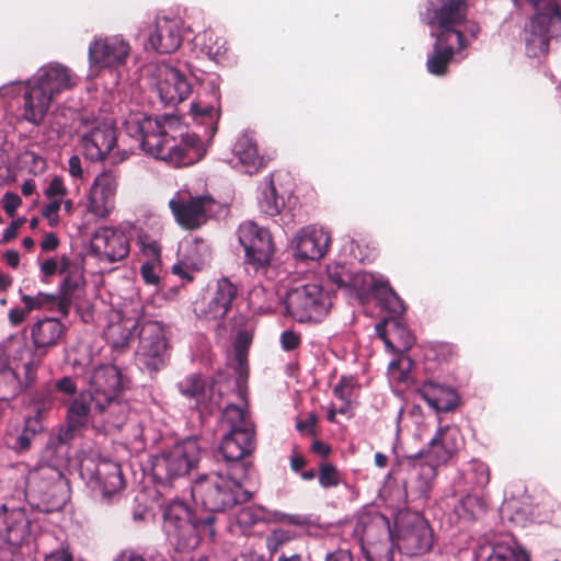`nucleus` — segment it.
Returning a JSON list of instances; mask_svg holds the SVG:
<instances>
[{"instance_id":"7c9ffc66","label":"nucleus","mask_w":561,"mask_h":561,"mask_svg":"<svg viewBox=\"0 0 561 561\" xmlns=\"http://www.w3.org/2000/svg\"><path fill=\"white\" fill-rule=\"evenodd\" d=\"M468 5L466 0H446L438 9L433 11V16H428V24L437 23L440 32H458L455 27L465 22Z\"/></svg>"},{"instance_id":"338daca9","label":"nucleus","mask_w":561,"mask_h":561,"mask_svg":"<svg viewBox=\"0 0 561 561\" xmlns=\"http://www.w3.org/2000/svg\"><path fill=\"white\" fill-rule=\"evenodd\" d=\"M392 320H383L376 324V333L379 339L383 341L386 346L390 350H394L396 342L392 340L390 335Z\"/></svg>"},{"instance_id":"bb28decb","label":"nucleus","mask_w":561,"mask_h":561,"mask_svg":"<svg viewBox=\"0 0 561 561\" xmlns=\"http://www.w3.org/2000/svg\"><path fill=\"white\" fill-rule=\"evenodd\" d=\"M28 534V520L22 510L8 511L5 505L0 512V538L4 543L16 546L23 543Z\"/></svg>"},{"instance_id":"4468645a","label":"nucleus","mask_w":561,"mask_h":561,"mask_svg":"<svg viewBox=\"0 0 561 561\" xmlns=\"http://www.w3.org/2000/svg\"><path fill=\"white\" fill-rule=\"evenodd\" d=\"M202 90L203 92L197 94V100L191 104V113L194 121L210 127V136H213L220 112V90L217 78L203 82Z\"/></svg>"},{"instance_id":"e433bc0d","label":"nucleus","mask_w":561,"mask_h":561,"mask_svg":"<svg viewBox=\"0 0 561 561\" xmlns=\"http://www.w3.org/2000/svg\"><path fill=\"white\" fill-rule=\"evenodd\" d=\"M94 413L100 414L103 422L108 426L121 428L127 422L130 414V407L122 396L110 399L103 407H94Z\"/></svg>"},{"instance_id":"7ed1b4c3","label":"nucleus","mask_w":561,"mask_h":561,"mask_svg":"<svg viewBox=\"0 0 561 561\" xmlns=\"http://www.w3.org/2000/svg\"><path fill=\"white\" fill-rule=\"evenodd\" d=\"M192 496L210 513H225L250 500L240 482L218 472L199 476L192 485Z\"/></svg>"},{"instance_id":"e2e57ef3","label":"nucleus","mask_w":561,"mask_h":561,"mask_svg":"<svg viewBox=\"0 0 561 561\" xmlns=\"http://www.w3.org/2000/svg\"><path fill=\"white\" fill-rule=\"evenodd\" d=\"M50 202L42 209V216L49 220L50 226H56L59 222L58 211L60 210L62 201L60 198H48Z\"/></svg>"},{"instance_id":"f8f14e48","label":"nucleus","mask_w":561,"mask_h":561,"mask_svg":"<svg viewBox=\"0 0 561 561\" xmlns=\"http://www.w3.org/2000/svg\"><path fill=\"white\" fill-rule=\"evenodd\" d=\"M215 205V199L208 195L192 197L187 201L172 198L169 202L175 221L186 230H196L206 224L208 213L214 209Z\"/></svg>"},{"instance_id":"ddd939ff","label":"nucleus","mask_w":561,"mask_h":561,"mask_svg":"<svg viewBox=\"0 0 561 561\" xmlns=\"http://www.w3.org/2000/svg\"><path fill=\"white\" fill-rule=\"evenodd\" d=\"M214 387L215 382L199 373L190 374L178 383L180 393L194 402L195 408L201 412H213L219 407L220 396L215 397Z\"/></svg>"},{"instance_id":"c03bdc74","label":"nucleus","mask_w":561,"mask_h":561,"mask_svg":"<svg viewBox=\"0 0 561 561\" xmlns=\"http://www.w3.org/2000/svg\"><path fill=\"white\" fill-rule=\"evenodd\" d=\"M113 561H168L165 554L157 548H148L140 553L134 548L122 550Z\"/></svg>"},{"instance_id":"58836bf2","label":"nucleus","mask_w":561,"mask_h":561,"mask_svg":"<svg viewBox=\"0 0 561 561\" xmlns=\"http://www.w3.org/2000/svg\"><path fill=\"white\" fill-rule=\"evenodd\" d=\"M370 291L380 305L390 312L399 313L404 310L403 301L388 282H374Z\"/></svg>"},{"instance_id":"412c9836","label":"nucleus","mask_w":561,"mask_h":561,"mask_svg":"<svg viewBox=\"0 0 561 561\" xmlns=\"http://www.w3.org/2000/svg\"><path fill=\"white\" fill-rule=\"evenodd\" d=\"M463 437L458 426L445 425L437 430L430 440L426 455L433 457L436 462L447 463L462 447Z\"/></svg>"},{"instance_id":"37998d69","label":"nucleus","mask_w":561,"mask_h":561,"mask_svg":"<svg viewBox=\"0 0 561 561\" xmlns=\"http://www.w3.org/2000/svg\"><path fill=\"white\" fill-rule=\"evenodd\" d=\"M0 377L5 381V387L12 396L20 393L23 389L18 373L10 365V357L0 350Z\"/></svg>"},{"instance_id":"6e6552de","label":"nucleus","mask_w":561,"mask_h":561,"mask_svg":"<svg viewBox=\"0 0 561 561\" xmlns=\"http://www.w3.org/2000/svg\"><path fill=\"white\" fill-rule=\"evenodd\" d=\"M91 403L92 399L83 391L68 402L64 423L58 427L53 444L69 445L83 436L92 416Z\"/></svg>"},{"instance_id":"a878e982","label":"nucleus","mask_w":561,"mask_h":561,"mask_svg":"<svg viewBox=\"0 0 561 561\" xmlns=\"http://www.w3.org/2000/svg\"><path fill=\"white\" fill-rule=\"evenodd\" d=\"M238 296V287L227 277L217 280L213 297L202 310L206 320H222L231 310Z\"/></svg>"},{"instance_id":"79ce46f5","label":"nucleus","mask_w":561,"mask_h":561,"mask_svg":"<svg viewBox=\"0 0 561 561\" xmlns=\"http://www.w3.org/2000/svg\"><path fill=\"white\" fill-rule=\"evenodd\" d=\"M259 207L267 216H276L284 207L283 197L277 195L276 187L271 180L259 197Z\"/></svg>"},{"instance_id":"f704fd0d","label":"nucleus","mask_w":561,"mask_h":561,"mask_svg":"<svg viewBox=\"0 0 561 561\" xmlns=\"http://www.w3.org/2000/svg\"><path fill=\"white\" fill-rule=\"evenodd\" d=\"M95 479L104 497H111L125 486L121 465L113 461H103L98 465Z\"/></svg>"},{"instance_id":"4d7b16f0","label":"nucleus","mask_w":561,"mask_h":561,"mask_svg":"<svg viewBox=\"0 0 561 561\" xmlns=\"http://www.w3.org/2000/svg\"><path fill=\"white\" fill-rule=\"evenodd\" d=\"M54 389L58 394L73 399L78 393L76 380L70 376H64L54 382Z\"/></svg>"},{"instance_id":"5fc2aeb1","label":"nucleus","mask_w":561,"mask_h":561,"mask_svg":"<svg viewBox=\"0 0 561 561\" xmlns=\"http://www.w3.org/2000/svg\"><path fill=\"white\" fill-rule=\"evenodd\" d=\"M486 561H529L526 554H517L507 546H495Z\"/></svg>"},{"instance_id":"f257e3e1","label":"nucleus","mask_w":561,"mask_h":561,"mask_svg":"<svg viewBox=\"0 0 561 561\" xmlns=\"http://www.w3.org/2000/svg\"><path fill=\"white\" fill-rule=\"evenodd\" d=\"M180 126V118L172 114L134 117L126 122L127 133L139 141L140 148L156 159L181 168L201 161L206 149L196 134L173 133Z\"/></svg>"},{"instance_id":"2f4dec72","label":"nucleus","mask_w":561,"mask_h":561,"mask_svg":"<svg viewBox=\"0 0 561 561\" xmlns=\"http://www.w3.org/2000/svg\"><path fill=\"white\" fill-rule=\"evenodd\" d=\"M232 152L245 173L254 174L265 167V159L259 152L257 142L249 134H243L237 139Z\"/></svg>"},{"instance_id":"9b49d317","label":"nucleus","mask_w":561,"mask_h":561,"mask_svg":"<svg viewBox=\"0 0 561 561\" xmlns=\"http://www.w3.org/2000/svg\"><path fill=\"white\" fill-rule=\"evenodd\" d=\"M124 381L121 370L111 364L94 367L88 378V393L94 407H103L110 399L123 396Z\"/></svg>"},{"instance_id":"b1692460","label":"nucleus","mask_w":561,"mask_h":561,"mask_svg":"<svg viewBox=\"0 0 561 561\" xmlns=\"http://www.w3.org/2000/svg\"><path fill=\"white\" fill-rule=\"evenodd\" d=\"M66 332V327L56 318H44L30 327V335L34 350L44 355L55 347Z\"/></svg>"},{"instance_id":"dca6fc26","label":"nucleus","mask_w":561,"mask_h":561,"mask_svg":"<svg viewBox=\"0 0 561 561\" xmlns=\"http://www.w3.org/2000/svg\"><path fill=\"white\" fill-rule=\"evenodd\" d=\"M157 91L164 105H178L192 93V84L186 76L171 66L158 69Z\"/></svg>"},{"instance_id":"5701e85b","label":"nucleus","mask_w":561,"mask_h":561,"mask_svg":"<svg viewBox=\"0 0 561 561\" xmlns=\"http://www.w3.org/2000/svg\"><path fill=\"white\" fill-rule=\"evenodd\" d=\"M24 91L22 94L21 116L24 121L39 126L43 124L53 100L44 90L34 84L31 80L23 82Z\"/></svg>"},{"instance_id":"6ab92c4d","label":"nucleus","mask_w":561,"mask_h":561,"mask_svg":"<svg viewBox=\"0 0 561 561\" xmlns=\"http://www.w3.org/2000/svg\"><path fill=\"white\" fill-rule=\"evenodd\" d=\"M463 47V34L461 32H439L436 35V42L433 53L426 60L427 71L434 76H444L447 72L448 65L455 55V46Z\"/></svg>"},{"instance_id":"864d4df0","label":"nucleus","mask_w":561,"mask_h":561,"mask_svg":"<svg viewBox=\"0 0 561 561\" xmlns=\"http://www.w3.org/2000/svg\"><path fill=\"white\" fill-rule=\"evenodd\" d=\"M374 278L370 274L366 272H352L351 271V282L347 286V294L355 295L360 294L363 291H366L367 289L370 290V286L374 283Z\"/></svg>"},{"instance_id":"49530a36","label":"nucleus","mask_w":561,"mask_h":561,"mask_svg":"<svg viewBox=\"0 0 561 561\" xmlns=\"http://www.w3.org/2000/svg\"><path fill=\"white\" fill-rule=\"evenodd\" d=\"M293 539L290 531L278 528L268 534L265 538V546L268 551V560H273V557L278 554L282 547L288 543Z\"/></svg>"},{"instance_id":"69168bd1","label":"nucleus","mask_w":561,"mask_h":561,"mask_svg":"<svg viewBox=\"0 0 561 561\" xmlns=\"http://www.w3.org/2000/svg\"><path fill=\"white\" fill-rule=\"evenodd\" d=\"M43 415V411L38 409L35 415L26 417L23 431L31 434V436L41 433L44 430Z\"/></svg>"},{"instance_id":"39448f33","label":"nucleus","mask_w":561,"mask_h":561,"mask_svg":"<svg viewBox=\"0 0 561 561\" xmlns=\"http://www.w3.org/2000/svg\"><path fill=\"white\" fill-rule=\"evenodd\" d=\"M201 446L197 438L190 437L176 443L172 448L154 457L153 476L160 482H170L186 476L196 468L201 459Z\"/></svg>"},{"instance_id":"3c124183","label":"nucleus","mask_w":561,"mask_h":561,"mask_svg":"<svg viewBox=\"0 0 561 561\" xmlns=\"http://www.w3.org/2000/svg\"><path fill=\"white\" fill-rule=\"evenodd\" d=\"M469 472L471 481L477 488L483 489L489 484L491 474L490 468L485 462L477 459L472 460L470 462Z\"/></svg>"},{"instance_id":"473e14b6","label":"nucleus","mask_w":561,"mask_h":561,"mask_svg":"<svg viewBox=\"0 0 561 561\" xmlns=\"http://www.w3.org/2000/svg\"><path fill=\"white\" fill-rule=\"evenodd\" d=\"M42 482L39 492L46 496H53L57 492H62L60 503L66 500V486L64 473L51 466H42L33 471H30L27 476V483L33 484Z\"/></svg>"},{"instance_id":"09e8293b","label":"nucleus","mask_w":561,"mask_h":561,"mask_svg":"<svg viewBox=\"0 0 561 561\" xmlns=\"http://www.w3.org/2000/svg\"><path fill=\"white\" fill-rule=\"evenodd\" d=\"M328 279L332 285H335L337 289L347 291V286L351 282V270L345 265H330L327 270Z\"/></svg>"},{"instance_id":"13d9d810","label":"nucleus","mask_w":561,"mask_h":561,"mask_svg":"<svg viewBox=\"0 0 561 561\" xmlns=\"http://www.w3.org/2000/svg\"><path fill=\"white\" fill-rule=\"evenodd\" d=\"M263 519V512L252 506L243 507L238 514V523L244 527L256 525Z\"/></svg>"},{"instance_id":"8fccbe9b","label":"nucleus","mask_w":561,"mask_h":561,"mask_svg":"<svg viewBox=\"0 0 561 561\" xmlns=\"http://www.w3.org/2000/svg\"><path fill=\"white\" fill-rule=\"evenodd\" d=\"M21 300L26 306L30 312L36 309H41L43 307H57L56 295L46 294L42 291H39L36 296L22 295Z\"/></svg>"},{"instance_id":"20e7f679","label":"nucleus","mask_w":561,"mask_h":561,"mask_svg":"<svg viewBox=\"0 0 561 561\" xmlns=\"http://www.w3.org/2000/svg\"><path fill=\"white\" fill-rule=\"evenodd\" d=\"M285 307L297 322H320L332 307V300L321 285L306 284L287 293Z\"/></svg>"},{"instance_id":"1a4fd4ad","label":"nucleus","mask_w":561,"mask_h":561,"mask_svg":"<svg viewBox=\"0 0 561 561\" xmlns=\"http://www.w3.org/2000/svg\"><path fill=\"white\" fill-rule=\"evenodd\" d=\"M560 23L561 8L552 2H549V13L538 12L530 18L524 28L528 56L538 57L548 51L553 28Z\"/></svg>"},{"instance_id":"ea45409f","label":"nucleus","mask_w":561,"mask_h":561,"mask_svg":"<svg viewBox=\"0 0 561 561\" xmlns=\"http://www.w3.org/2000/svg\"><path fill=\"white\" fill-rule=\"evenodd\" d=\"M195 44L199 47L201 53L216 62L227 51L225 43L213 31H204L197 34L195 36Z\"/></svg>"},{"instance_id":"c85d7f7f","label":"nucleus","mask_w":561,"mask_h":561,"mask_svg":"<svg viewBox=\"0 0 561 561\" xmlns=\"http://www.w3.org/2000/svg\"><path fill=\"white\" fill-rule=\"evenodd\" d=\"M416 392L436 412H449L459 404V396L454 388L435 381L424 382Z\"/></svg>"},{"instance_id":"bf43d9fd","label":"nucleus","mask_w":561,"mask_h":561,"mask_svg":"<svg viewBox=\"0 0 561 561\" xmlns=\"http://www.w3.org/2000/svg\"><path fill=\"white\" fill-rule=\"evenodd\" d=\"M44 194L47 198H60L62 201V198L68 194V190L60 176H54L45 188Z\"/></svg>"},{"instance_id":"393cba45","label":"nucleus","mask_w":561,"mask_h":561,"mask_svg":"<svg viewBox=\"0 0 561 561\" xmlns=\"http://www.w3.org/2000/svg\"><path fill=\"white\" fill-rule=\"evenodd\" d=\"M149 43L159 54H171L182 44L180 24L176 20L158 18L154 30L149 35Z\"/></svg>"},{"instance_id":"052dcab7","label":"nucleus","mask_w":561,"mask_h":561,"mask_svg":"<svg viewBox=\"0 0 561 561\" xmlns=\"http://www.w3.org/2000/svg\"><path fill=\"white\" fill-rule=\"evenodd\" d=\"M318 415L314 412H310L306 420H298L296 423V430L302 435H310L316 437Z\"/></svg>"},{"instance_id":"f03ea898","label":"nucleus","mask_w":561,"mask_h":561,"mask_svg":"<svg viewBox=\"0 0 561 561\" xmlns=\"http://www.w3.org/2000/svg\"><path fill=\"white\" fill-rule=\"evenodd\" d=\"M216 517H197L182 501L170 502L163 511V528L170 543L179 552L196 549L203 537L214 540Z\"/></svg>"},{"instance_id":"0e129e2a","label":"nucleus","mask_w":561,"mask_h":561,"mask_svg":"<svg viewBox=\"0 0 561 561\" xmlns=\"http://www.w3.org/2000/svg\"><path fill=\"white\" fill-rule=\"evenodd\" d=\"M301 344V335L300 333L295 332L294 330H285L280 334V345L284 351L290 352L295 351Z\"/></svg>"},{"instance_id":"cd10ccee","label":"nucleus","mask_w":561,"mask_h":561,"mask_svg":"<svg viewBox=\"0 0 561 561\" xmlns=\"http://www.w3.org/2000/svg\"><path fill=\"white\" fill-rule=\"evenodd\" d=\"M400 540L402 547L412 554L427 552L433 546V531L428 523L422 517L401 529Z\"/></svg>"},{"instance_id":"c9c22d12","label":"nucleus","mask_w":561,"mask_h":561,"mask_svg":"<svg viewBox=\"0 0 561 561\" xmlns=\"http://www.w3.org/2000/svg\"><path fill=\"white\" fill-rule=\"evenodd\" d=\"M409 459L412 461L413 469L417 471V492L422 496H427L437 476V467L445 463L427 457L426 450L409 456Z\"/></svg>"},{"instance_id":"f3484780","label":"nucleus","mask_w":561,"mask_h":561,"mask_svg":"<svg viewBox=\"0 0 561 561\" xmlns=\"http://www.w3.org/2000/svg\"><path fill=\"white\" fill-rule=\"evenodd\" d=\"M91 250L100 260L113 263L128 255L129 242L124 233L111 227H102L92 236Z\"/></svg>"},{"instance_id":"0eeeda50","label":"nucleus","mask_w":561,"mask_h":561,"mask_svg":"<svg viewBox=\"0 0 561 561\" xmlns=\"http://www.w3.org/2000/svg\"><path fill=\"white\" fill-rule=\"evenodd\" d=\"M237 233L244 250L245 262L255 271L266 268L275 252L271 232L253 221H245L239 226Z\"/></svg>"},{"instance_id":"a19ab883","label":"nucleus","mask_w":561,"mask_h":561,"mask_svg":"<svg viewBox=\"0 0 561 561\" xmlns=\"http://www.w3.org/2000/svg\"><path fill=\"white\" fill-rule=\"evenodd\" d=\"M486 511V501L483 495L467 494L457 506V513L460 517L470 520L480 518Z\"/></svg>"},{"instance_id":"774afa93","label":"nucleus","mask_w":561,"mask_h":561,"mask_svg":"<svg viewBox=\"0 0 561 561\" xmlns=\"http://www.w3.org/2000/svg\"><path fill=\"white\" fill-rule=\"evenodd\" d=\"M21 203H22L21 197L15 193L7 192L3 195L2 207L5 211V214L10 217L14 216V214H15L18 207L21 205Z\"/></svg>"},{"instance_id":"680f3d73","label":"nucleus","mask_w":561,"mask_h":561,"mask_svg":"<svg viewBox=\"0 0 561 561\" xmlns=\"http://www.w3.org/2000/svg\"><path fill=\"white\" fill-rule=\"evenodd\" d=\"M140 243L142 252L146 255L151 256L156 261H159L161 255V244L157 240H153L150 236L145 234L140 237Z\"/></svg>"},{"instance_id":"603ef678","label":"nucleus","mask_w":561,"mask_h":561,"mask_svg":"<svg viewBox=\"0 0 561 561\" xmlns=\"http://www.w3.org/2000/svg\"><path fill=\"white\" fill-rule=\"evenodd\" d=\"M112 345L115 348H124L129 345L133 336L131 328H127L122 323L112 324L107 332Z\"/></svg>"},{"instance_id":"423d86ee","label":"nucleus","mask_w":561,"mask_h":561,"mask_svg":"<svg viewBox=\"0 0 561 561\" xmlns=\"http://www.w3.org/2000/svg\"><path fill=\"white\" fill-rule=\"evenodd\" d=\"M139 325V343L136 351L138 367L156 374L165 366L168 342L163 325L158 321H144Z\"/></svg>"},{"instance_id":"6e6d98bb","label":"nucleus","mask_w":561,"mask_h":561,"mask_svg":"<svg viewBox=\"0 0 561 561\" xmlns=\"http://www.w3.org/2000/svg\"><path fill=\"white\" fill-rule=\"evenodd\" d=\"M355 387H357V380L353 376H342L334 386L333 393L340 400L348 403Z\"/></svg>"},{"instance_id":"72a5a7b5","label":"nucleus","mask_w":561,"mask_h":561,"mask_svg":"<svg viewBox=\"0 0 561 561\" xmlns=\"http://www.w3.org/2000/svg\"><path fill=\"white\" fill-rule=\"evenodd\" d=\"M85 285L83 273L75 267L69 271L59 286L57 297V310L67 317L75 299L80 297Z\"/></svg>"},{"instance_id":"2eb2a0df","label":"nucleus","mask_w":561,"mask_h":561,"mask_svg":"<svg viewBox=\"0 0 561 561\" xmlns=\"http://www.w3.org/2000/svg\"><path fill=\"white\" fill-rule=\"evenodd\" d=\"M118 182L112 171L99 174L90 188L88 210L95 217L105 218L115 207Z\"/></svg>"},{"instance_id":"c756f323","label":"nucleus","mask_w":561,"mask_h":561,"mask_svg":"<svg viewBox=\"0 0 561 561\" xmlns=\"http://www.w3.org/2000/svg\"><path fill=\"white\" fill-rule=\"evenodd\" d=\"M256 448V433H226L221 439L219 451L226 461H239L251 455Z\"/></svg>"},{"instance_id":"de8ad7c7","label":"nucleus","mask_w":561,"mask_h":561,"mask_svg":"<svg viewBox=\"0 0 561 561\" xmlns=\"http://www.w3.org/2000/svg\"><path fill=\"white\" fill-rule=\"evenodd\" d=\"M319 484L324 489L336 488L341 481V472L330 462H321L318 471Z\"/></svg>"},{"instance_id":"4c0bfd02","label":"nucleus","mask_w":561,"mask_h":561,"mask_svg":"<svg viewBox=\"0 0 561 561\" xmlns=\"http://www.w3.org/2000/svg\"><path fill=\"white\" fill-rule=\"evenodd\" d=\"M222 425H226L229 434L243 432L255 433V425L248 410L237 404H228L222 412Z\"/></svg>"},{"instance_id":"a18cd8bd","label":"nucleus","mask_w":561,"mask_h":561,"mask_svg":"<svg viewBox=\"0 0 561 561\" xmlns=\"http://www.w3.org/2000/svg\"><path fill=\"white\" fill-rule=\"evenodd\" d=\"M390 335L396 342V347L393 350L396 352L408 351L413 346L415 342L411 331L397 320H392Z\"/></svg>"},{"instance_id":"aec40b11","label":"nucleus","mask_w":561,"mask_h":561,"mask_svg":"<svg viewBox=\"0 0 561 561\" xmlns=\"http://www.w3.org/2000/svg\"><path fill=\"white\" fill-rule=\"evenodd\" d=\"M30 80L44 90L53 101L59 94L76 85L72 71L57 62L43 66Z\"/></svg>"},{"instance_id":"4be33fe9","label":"nucleus","mask_w":561,"mask_h":561,"mask_svg":"<svg viewBox=\"0 0 561 561\" xmlns=\"http://www.w3.org/2000/svg\"><path fill=\"white\" fill-rule=\"evenodd\" d=\"M116 131L108 124L94 126L81 136V146L84 156L91 161H101L116 145Z\"/></svg>"},{"instance_id":"a211bd4d","label":"nucleus","mask_w":561,"mask_h":561,"mask_svg":"<svg viewBox=\"0 0 561 561\" xmlns=\"http://www.w3.org/2000/svg\"><path fill=\"white\" fill-rule=\"evenodd\" d=\"M291 243L297 257L314 261L327 254L331 237L323 228L308 226L297 231Z\"/></svg>"},{"instance_id":"9d476101","label":"nucleus","mask_w":561,"mask_h":561,"mask_svg":"<svg viewBox=\"0 0 561 561\" xmlns=\"http://www.w3.org/2000/svg\"><path fill=\"white\" fill-rule=\"evenodd\" d=\"M130 45L119 35L99 36L89 45L88 56L91 69H115L125 65Z\"/></svg>"}]
</instances>
